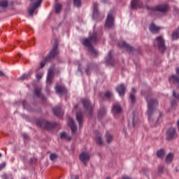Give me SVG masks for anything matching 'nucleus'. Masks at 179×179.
I'll list each match as a JSON object with an SVG mask.
<instances>
[{
  "label": "nucleus",
  "mask_w": 179,
  "mask_h": 179,
  "mask_svg": "<svg viewBox=\"0 0 179 179\" xmlns=\"http://www.w3.org/2000/svg\"><path fill=\"white\" fill-rule=\"evenodd\" d=\"M101 2H103V3H106V2H107V0H101Z\"/></svg>",
  "instance_id": "de8ad7c7"
},
{
  "label": "nucleus",
  "mask_w": 179,
  "mask_h": 179,
  "mask_svg": "<svg viewBox=\"0 0 179 179\" xmlns=\"http://www.w3.org/2000/svg\"><path fill=\"white\" fill-rule=\"evenodd\" d=\"M126 48H129V46H126Z\"/></svg>",
  "instance_id": "864d4df0"
},
{
  "label": "nucleus",
  "mask_w": 179,
  "mask_h": 179,
  "mask_svg": "<svg viewBox=\"0 0 179 179\" xmlns=\"http://www.w3.org/2000/svg\"><path fill=\"white\" fill-rule=\"evenodd\" d=\"M99 115H101V112H99Z\"/></svg>",
  "instance_id": "603ef678"
},
{
  "label": "nucleus",
  "mask_w": 179,
  "mask_h": 179,
  "mask_svg": "<svg viewBox=\"0 0 179 179\" xmlns=\"http://www.w3.org/2000/svg\"><path fill=\"white\" fill-rule=\"evenodd\" d=\"M28 76H29L28 75L24 74V75H22V76L20 77V79H21L22 80H24V79H27Z\"/></svg>",
  "instance_id": "58836bf2"
},
{
  "label": "nucleus",
  "mask_w": 179,
  "mask_h": 179,
  "mask_svg": "<svg viewBox=\"0 0 179 179\" xmlns=\"http://www.w3.org/2000/svg\"><path fill=\"white\" fill-rule=\"evenodd\" d=\"M157 43H158V45H164V38L162 36H158L157 38Z\"/></svg>",
  "instance_id": "b1692460"
},
{
  "label": "nucleus",
  "mask_w": 179,
  "mask_h": 179,
  "mask_svg": "<svg viewBox=\"0 0 179 179\" xmlns=\"http://www.w3.org/2000/svg\"><path fill=\"white\" fill-rule=\"evenodd\" d=\"M52 111L53 114H55V115H57V117H59V115H62L63 114L62 110H61V107L59 106H56L53 108Z\"/></svg>",
  "instance_id": "dca6fc26"
},
{
  "label": "nucleus",
  "mask_w": 179,
  "mask_h": 179,
  "mask_svg": "<svg viewBox=\"0 0 179 179\" xmlns=\"http://www.w3.org/2000/svg\"><path fill=\"white\" fill-rule=\"evenodd\" d=\"M130 99L133 103H135V95L134 94H130Z\"/></svg>",
  "instance_id": "4c0bfd02"
},
{
  "label": "nucleus",
  "mask_w": 179,
  "mask_h": 179,
  "mask_svg": "<svg viewBox=\"0 0 179 179\" xmlns=\"http://www.w3.org/2000/svg\"><path fill=\"white\" fill-rule=\"evenodd\" d=\"M43 125H45L44 128L45 129H48V128H51L52 127V123L47 121H43L41 124V128H43Z\"/></svg>",
  "instance_id": "4be33fe9"
},
{
  "label": "nucleus",
  "mask_w": 179,
  "mask_h": 179,
  "mask_svg": "<svg viewBox=\"0 0 179 179\" xmlns=\"http://www.w3.org/2000/svg\"><path fill=\"white\" fill-rule=\"evenodd\" d=\"M41 78H43V73H36V79H38V80H40Z\"/></svg>",
  "instance_id": "e433bc0d"
},
{
  "label": "nucleus",
  "mask_w": 179,
  "mask_h": 179,
  "mask_svg": "<svg viewBox=\"0 0 179 179\" xmlns=\"http://www.w3.org/2000/svg\"><path fill=\"white\" fill-rule=\"evenodd\" d=\"M52 78H54V71H52V69H50L48 71V76L46 80V83L48 85H51L52 82Z\"/></svg>",
  "instance_id": "9d476101"
},
{
  "label": "nucleus",
  "mask_w": 179,
  "mask_h": 179,
  "mask_svg": "<svg viewBox=\"0 0 179 179\" xmlns=\"http://www.w3.org/2000/svg\"><path fill=\"white\" fill-rule=\"evenodd\" d=\"M96 141L98 145H103V141L101 140V138L100 136L96 137Z\"/></svg>",
  "instance_id": "473e14b6"
},
{
  "label": "nucleus",
  "mask_w": 179,
  "mask_h": 179,
  "mask_svg": "<svg viewBox=\"0 0 179 179\" xmlns=\"http://www.w3.org/2000/svg\"><path fill=\"white\" fill-rule=\"evenodd\" d=\"M76 120L78 122L79 125L80 127V125H82V124L83 122V115H82V113H77Z\"/></svg>",
  "instance_id": "412c9836"
},
{
  "label": "nucleus",
  "mask_w": 179,
  "mask_h": 179,
  "mask_svg": "<svg viewBox=\"0 0 179 179\" xmlns=\"http://www.w3.org/2000/svg\"><path fill=\"white\" fill-rule=\"evenodd\" d=\"M1 156H2V154L0 153V157H1Z\"/></svg>",
  "instance_id": "6e6d98bb"
},
{
  "label": "nucleus",
  "mask_w": 179,
  "mask_h": 179,
  "mask_svg": "<svg viewBox=\"0 0 179 179\" xmlns=\"http://www.w3.org/2000/svg\"><path fill=\"white\" fill-rule=\"evenodd\" d=\"M93 8H94L93 18L97 19V16H99V8L96 3H93Z\"/></svg>",
  "instance_id": "f3484780"
},
{
  "label": "nucleus",
  "mask_w": 179,
  "mask_h": 179,
  "mask_svg": "<svg viewBox=\"0 0 179 179\" xmlns=\"http://www.w3.org/2000/svg\"><path fill=\"white\" fill-rule=\"evenodd\" d=\"M56 1H58V0H55Z\"/></svg>",
  "instance_id": "052dcab7"
},
{
  "label": "nucleus",
  "mask_w": 179,
  "mask_h": 179,
  "mask_svg": "<svg viewBox=\"0 0 179 179\" xmlns=\"http://www.w3.org/2000/svg\"><path fill=\"white\" fill-rule=\"evenodd\" d=\"M112 111L114 114V117H116L117 114H120L122 111V108L119 105H113Z\"/></svg>",
  "instance_id": "2eb2a0df"
},
{
  "label": "nucleus",
  "mask_w": 179,
  "mask_h": 179,
  "mask_svg": "<svg viewBox=\"0 0 179 179\" xmlns=\"http://www.w3.org/2000/svg\"><path fill=\"white\" fill-rule=\"evenodd\" d=\"M169 81L173 82V83H179V77H178V76H171L169 78Z\"/></svg>",
  "instance_id": "5701e85b"
},
{
  "label": "nucleus",
  "mask_w": 179,
  "mask_h": 179,
  "mask_svg": "<svg viewBox=\"0 0 179 179\" xmlns=\"http://www.w3.org/2000/svg\"><path fill=\"white\" fill-rule=\"evenodd\" d=\"M82 103H83L85 108H86V110H92V108H93L92 106V105L90 104V101H89V99H83Z\"/></svg>",
  "instance_id": "4468645a"
},
{
  "label": "nucleus",
  "mask_w": 179,
  "mask_h": 179,
  "mask_svg": "<svg viewBox=\"0 0 179 179\" xmlns=\"http://www.w3.org/2000/svg\"><path fill=\"white\" fill-rule=\"evenodd\" d=\"M126 89L127 88L125 87V85H124V84H122L117 86V87L116 88V90L117 93L120 94V96H124V94H125Z\"/></svg>",
  "instance_id": "f8f14e48"
},
{
  "label": "nucleus",
  "mask_w": 179,
  "mask_h": 179,
  "mask_svg": "<svg viewBox=\"0 0 179 179\" xmlns=\"http://www.w3.org/2000/svg\"><path fill=\"white\" fill-rule=\"evenodd\" d=\"M157 103V101L156 100H152L148 103V118H150V115H152V113H153V106H155V104H156Z\"/></svg>",
  "instance_id": "1a4fd4ad"
},
{
  "label": "nucleus",
  "mask_w": 179,
  "mask_h": 179,
  "mask_svg": "<svg viewBox=\"0 0 179 179\" xmlns=\"http://www.w3.org/2000/svg\"><path fill=\"white\" fill-rule=\"evenodd\" d=\"M18 55H19L20 57H21V55H20V54H19Z\"/></svg>",
  "instance_id": "4d7b16f0"
},
{
  "label": "nucleus",
  "mask_w": 179,
  "mask_h": 179,
  "mask_svg": "<svg viewBox=\"0 0 179 179\" xmlns=\"http://www.w3.org/2000/svg\"><path fill=\"white\" fill-rule=\"evenodd\" d=\"M131 9H138L143 6V3L141 0H132L131 3Z\"/></svg>",
  "instance_id": "0eeeda50"
},
{
  "label": "nucleus",
  "mask_w": 179,
  "mask_h": 179,
  "mask_svg": "<svg viewBox=\"0 0 179 179\" xmlns=\"http://www.w3.org/2000/svg\"><path fill=\"white\" fill-rule=\"evenodd\" d=\"M106 141L108 143H110L111 142V141H113V136L110 135V134H107L106 135Z\"/></svg>",
  "instance_id": "72a5a7b5"
},
{
  "label": "nucleus",
  "mask_w": 179,
  "mask_h": 179,
  "mask_svg": "<svg viewBox=\"0 0 179 179\" xmlns=\"http://www.w3.org/2000/svg\"><path fill=\"white\" fill-rule=\"evenodd\" d=\"M90 159V155L86 153V152H82L80 155V160L84 163V164H86L87 162Z\"/></svg>",
  "instance_id": "6e6552de"
},
{
  "label": "nucleus",
  "mask_w": 179,
  "mask_h": 179,
  "mask_svg": "<svg viewBox=\"0 0 179 179\" xmlns=\"http://www.w3.org/2000/svg\"><path fill=\"white\" fill-rule=\"evenodd\" d=\"M52 44H53V45H59V40L57 38H53L52 40Z\"/></svg>",
  "instance_id": "2f4dec72"
},
{
  "label": "nucleus",
  "mask_w": 179,
  "mask_h": 179,
  "mask_svg": "<svg viewBox=\"0 0 179 179\" xmlns=\"http://www.w3.org/2000/svg\"><path fill=\"white\" fill-rule=\"evenodd\" d=\"M8 6V1L3 0L0 1V8H6Z\"/></svg>",
  "instance_id": "c756f323"
},
{
  "label": "nucleus",
  "mask_w": 179,
  "mask_h": 179,
  "mask_svg": "<svg viewBox=\"0 0 179 179\" xmlns=\"http://www.w3.org/2000/svg\"><path fill=\"white\" fill-rule=\"evenodd\" d=\"M55 90L57 94H64L66 93V90L65 89V87H62L60 85H56Z\"/></svg>",
  "instance_id": "ddd939ff"
},
{
  "label": "nucleus",
  "mask_w": 179,
  "mask_h": 179,
  "mask_svg": "<svg viewBox=\"0 0 179 179\" xmlns=\"http://www.w3.org/2000/svg\"><path fill=\"white\" fill-rule=\"evenodd\" d=\"M166 135H167L166 139L168 141L174 139V138H176V136H177V134H176V129H174V128L169 129L167 131Z\"/></svg>",
  "instance_id": "423d86ee"
},
{
  "label": "nucleus",
  "mask_w": 179,
  "mask_h": 179,
  "mask_svg": "<svg viewBox=\"0 0 179 179\" xmlns=\"http://www.w3.org/2000/svg\"><path fill=\"white\" fill-rule=\"evenodd\" d=\"M0 76H3V72L0 71Z\"/></svg>",
  "instance_id": "a18cd8bd"
},
{
  "label": "nucleus",
  "mask_w": 179,
  "mask_h": 179,
  "mask_svg": "<svg viewBox=\"0 0 179 179\" xmlns=\"http://www.w3.org/2000/svg\"><path fill=\"white\" fill-rule=\"evenodd\" d=\"M150 31L151 33H157L160 30V27L156 26L155 24H151L150 25Z\"/></svg>",
  "instance_id": "a211bd4d"
},
{
  "label": "nucleus",
  "mask_w": 179,
  "mask_h": 179,
  "mask_svg": "<svg viewBox=\"0 0 179 179\" xmlns=\"http://www.w3.org/2000/svg\"><path fill=\"white\" fill-rule=\"evenodd\" d=\"M61 9H62V6L59 3H57L55 7V13H59V12H61Z\"/></svg>",
  "instance_id": "393cba45"
},
{
  "label": "nucleus",
  "mask_w": 179,
  "mask_h": 179,
  "mask_svg": "<svg viewBox=\"0 0 179 179\" xmlns=\"http://www.w3.org/2000/svg\"><path fill=\"white\" fill-rule=\"evenodd\" d=\"M159 50H166V46H164V45H159Z\"/></svg>",
  "instance_id": "a19ab883"
},
{
  "label": "nucleus",
  "mask_w": 179,
  "mask_h": 179,
  "mask_svg": "<svg viewBox=\"0 0 179 179\" xmlns=\"http://www.w3.org/2000/svg\"><path fill=\"white\" fill-rule=\"evenodd\" d=\"M87 50L90 52L91 55H92L93 57H96V55H97V51H96V50H94L93 46L88 45Z\"/></svg>",
  "instance_id": "aec40b11"
},
{
  "label": "nucleus",
  "mask_w": 179,
  "mask_h": 179,
  "mask_svg": "<svg viewBox=\"0 0 179 179\" xmlns=\"http://www.w3.org/2000/svg\"><path fill=\"white\" fill-rule=\"evenodd\" d=\"M41 94V88L36 89L34 91V94L37 97H40V94Z\"/></svg>",
  "instance_id": "7c9ffc66"
},
{
  "label": "nucleus",
  "mask_w": 179,
  "mask_h": 179,
  "mask_svg": "<svg viewBox=\"0 0 179 179\" xmlns=\"http://www.w3.org/2000/svg\"><path fill=\"white\" fill-rule=\"evenodd\" d=\"M110 56H111V52H109V57H110Z\"/></svg>",
  "instance_id": "3c124183"
},
{
  "label": "nucleus",
  "mask_w": 179,
  "mask_h": 179,
  "mask_svg": "<svg viewBox=\"0 0 179 179\" xmlns=\"http://www.w3.org/2000/svg\"><path fill=\"white\" fill-rule=\"evenodd\" d=\"M96 41H97V32H93L89 38L83 40V45H92Z\"/></svg>",
  "instance_id": "7ed1b4c3"
},
{
  "label": "nucleus",
  "mask_w": 179,
  "mask_h": 179,
  "mask_svg": "<svg viewBox=\"0 0 179 179\" xmlns=\"http://www.w3.org/2000/svg\"><path fill=\"white\" fill-rule=\"evenodd\" d=\"M68 125L69 127H70L71 132L73 134H75V132H76V125H75V122L73 121V119L71 117L68 119Z\"/></svg>",
  "instance_id": "9b49d317"
},
{
  "label": "nucleus",
  "mask_w": 179,
  "mask_h": 179,
  "mask_svg": "<svg viewBox=\"0 0 179 179\" xmlns=\"http://www.w3.org/2000/svg\"><path fill=\"white\" fill-rule=\"evenodd\" d=\"M165 152L164 150H160L159 151L157 152V156L158 157H163L164 156Z\"/></svg>",
  "instance_id": "c85d7f7f"
},
{
  "label": "nucleus",
  "mask_w": 179,
  "mask_h": 179,
  "mask_svg": "<svg viewBox=\"0 0 179 179\" xmlns=\"http://www.w3.org/2000/svg\"><path fill=\"white\" fill-rule=\"evenodd\" d=\"M178 38H179V27L176 30L173 31L171 34L172 40H178Z\"/></svg>",
  "instance_id": "6ab92c4d"
},
{
  "label": "nucleus",
  "mask_w": 179,
  "mask_h": 179,
  "mask_svg": "<svg viewBox=\"0 0 179 179\" xmlns=\"http://www.w3.org/2000/svg\"><path fill=\"white\" fill-rule=\"evenodd\" d=\"M148 12H152L155 13V12H161L162 13H166V12L169 11V5L167 4H160L155 7H146Z\"/></svg>",
  "instance_id": "f257e3e1"
},
{
  "label": "nucleus",
  "mask_w": 179,
  "mask_h": 179,
  "mask_svg": "<svg viewBox=\"0 0 179 179\" xmlns=\"http://www.w3.org/2000/svg\"><path fill=\"white\" fill-rule=\"evenodd\" d=\"M41 2H43V0H37L35 3H31L28 9L29 16H33L34 12H36V9L41 5Z\"/></svg>",
  "instance_id": "20e7f679"
},
{
  "label": "nucleus",
  "mask_w": 179,
  "mask_h": 179,
  "mask_svg": "<svg viewBox=\"0 0 179 179\" xmlns=\"http://www.w3.org/2000/svg\"><path fill=\"white\" fill-rule=\"evenodd\" d=\"M60 138L62 139H67L68 141H71V137L68 136V134L66 132L61 133Z\"/></svg>",
  "instance_id": "a878e982"
},
{
  "label": "nucleus",
  "mask_w": 179,
  "mask_h": 179,
  "mask_svg": "<svg viewBox=\"0 0 179 179\" xmlns=\"http://www.w3.org/2000/svg\"><path fill=\"white\" fill-rule=\"evenodd\" d=\"M56 157H57V155L54 153H52L50 155V160H55Z\"/></svg>",
  "instance_id": "c9c22d12"
},
{
  "label": "nucleus",
  "mask_w": 179,
  "mask_h": 179,
  "mask_svg": "<svg viewBox=\"0 0 179 179\" xmlns=\"http://www.w3.org/2000/svg\"><path fill=\"white\" fill-rule=\"evenodd\" d=\"M176 73H177V75H179V68H178V69H176Z\"/></svg>",
  "instance_id": "c03bdc74"
},
{
  "label": "nucleus",
  "mask_w": 179,
  "mask_h": 179,
  "mask_svg": "<svg viewBox=\"0 0 179 179\" xmlns=\"http://www.w3.org/2000/svg\"><path fill=\"white\" fill-rule=\"evenodd\" d=\"M132 92L133 93H135L136 92V90H135V88H132Z\"/></svg>",
  "instance_id": "49530a36"
},
{
  "label": "nucleus",
  "mask_w": 179,
  "mask_h": 179,
  "mask_svg": "<svg viewBox=\"0 0 179 179\" xmlns=\"http://www.w3.org/2000/svg\"><path fill=\"white\" fill-rule=\"evenodd\" d=\"M119 45H128V44H127V42L122 41V44H119Z\"/></svg>",
  "instance_id": "79ce46f5"
},
{
  "label": "nucleus",
  "mask_w": 179,
  "mask_h": 179,
  "mask_svg": "<svg viewBox=\"0 0 179 179\" xmlns=\"http://www.w3.org/2000/svg\"><path fill=\"white\" fill-rule=\"evenodd\" d=\"M5 166H6V164L5 163L0 164V170H2V169H4Z\"/></svg>",
  "instance_id": "ea45409f"
},
{
  "label": "nucleus",
  "mask_w": 179,
  "mask_h": 179,
  "mask_svg": "<svg viewBox=\"0 0 179 179\" xmlns=\"http://www.w3.org/2000/svg\"><path fill=\"white\" fill-rule=\"evenodd\" d=\"M105 27L106 29H113L114 27V17L111 13H109L107 16Z\"/></svg>",
  "instance_id": "39448f33"
},
{
  "label": "nucleus",
  "mask_w": 179,
  "mask_h": 179,
  "mask_svg": "<svg viewBox=\"0 0 179 179\" xmlns=\"http://www.w3.org/2000/svg\"><path fill=\"white\" fill-rule=\"evenodd\" d=\"M78 107H79V105H78V104L76 105V106H75V109L76 110V108H78Z\"/></svg>",
  "instance_id": "09e8293b"
},
{
  "label": "nucleus",
  "mask_w": 179,
  "mask_h": 179,
  "mask_svg": "<svg viewBox=\"0 0 179 179\" xmlns=\"http://www.w3.org/2000/svg\"><path fill=\"white\" fill-rule=\"evenodd\" d=\"M103 114H104V113H106V110H103Z\"/></svg>",
  "instance_id": "5fc2aeb1"
},
{
  "label": "nucleus",
  "mask_w": 179,
  "mask_h": 179,
  "mask_svg": "<svg viewBox=\"0 0 179 179\" xmlns=\"http://www.w3.org/2000/svg\"><path fill=\"white\" fill-rule=\"evenodd\" d=\"M173 155L172 153H169L166 156V163H171V160H173Z\"/></svg>",
  "instance_id": "cd10ccee"
},
{
  "label": "nucleus",
  "mask_w": 179,
  "mask_h": 179,
  "mask_svg": "<svg viewBox=\"0 0 179 179\" xmlns=\"http://www.w3.org/2000/svg\"><path fill=\"white\" fill-rule=\"evenodd\" d=\"M22 136H23L24 139H27V138H29V136L26 134H22Z\"/></svg>",
  "instance_id": "37998d69"
},
{
  "label": "nucleus",
  "mask_w": 179,
  "mask_h": 179,
  "mask_svg": "<svg viewBox=\"0 0 179 179\" xmlns=\"http://www.w3.org/2000/svg\"><path fill=\"white\" fill-rule=\"evenodd\" d=\"M29 1H34V0H29Z\"/></svg>",
  "instance_id": "bf43d9fd"
},
{
  "label": "nucleus",
  "mask_w": 179,
  "mask_h": 179,
  "mask_svg": "<svg viewBox=\"0 0 179 179\" xmlns=\"http://www.w3.org/2000/svg\"><path fill=\"white\" fill-rule=\"evenodd\" d=\"M59 54V52L58 51V46H55L49 53V55L43 59L40 64V68H44L45 66L46 61H50L52 58H55V57H57Z\"/></svg>",
  "instance_id": "f03ea898"
},
{
  "label": "nucleus",
  "mask_w": 179,
  "mask_h": 179,
  "mask_svg": "<svg viewBox=\"0 0 179 179\" xmlns=\"http://www.w3.org/2000/svg\"><path fill=\"white\" fill-rule=\"evenodd\" d=\"M134 126H135V123H133Z\"/></svg>",
  "instance_id": "13d9d810"
},
{
  "label": "nucleus",
  "mask_w": 179,
  "mask_h": 179,
  "mask_svg": "<svg viewBox=\"0 0 179 179\" xmlns=\"http://www.w3.org/2000/svg\"><path fill=\"white\" fill-rule=\"evenodd\" d=\"M74 6L80 8L82 6V0H73Z\"/></svg>",
  "instance_id": "bb28decb"
},
{
  "label": "nucleus",
  "mask_w": 179,
  "mask_h": 179,
  "mask_svg": "<svg viewBox=\"0 0 179 179\" xmlns=\"http://www.w3.org/2000/svg\"><path fill=\"white\" fill-rule=\"evenodd\" d=\"M111 96H113V95L111 94V92H110L109 91H107L105 93V97H107L108 99H110V97H111Z\"/></svg>",
  "instance_id": "f704fd0d"
},
{
  "label": "nucleus",
  "mask_w": 179,
  "mask_h": 179,
  "mask_svg": "<svg viewBox=\"0 0 179 179\" xmlns=\"http://www.w3.org/2000/svg\"><path fill=\"white\" fill-rule=\"evenodd\" d=\"M73 179H79L78 176H75V178H72Z\"/></svg>",
  "instance_id": "8fccbe9b"
}]
</instances>
